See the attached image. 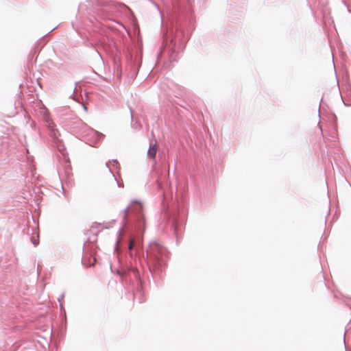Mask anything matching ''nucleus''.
Instances as JSON below:
<instances>
[{"label": "nucleus", "mask_w": 351, "mask_h": 351, "mask_svg": "<svg viewBox=\"0 0 351 351\" xmlns=\"http://www.w3.org/2000/svg\"><path fill=\"white\" fill-rule=\"evenodd\" d=\"M165 252V249L158 243L150 244L147 251V257L152 261H159L160 255Z\"/></svg>", "instance_id": "f257e3e1"}, {"label": "nucleus", "mask_w": 351, "mask_h": 351, "mask_svg": "<svg viewBox=\"0 0 351 351\" xmlns=\"http://www.w3.org/2000/svg\"><path fill=\"white\" fill-rule=\"evenodd\" d=\"M158 149V145L156 142H155L153 145H150L148 151H147V156L151 159H154Z\"/></svg>", "instance_id": "f03ea898"}, {"label": "nucleus", "mask_w": 351, "mask_h": 351, "mask_svg": "<svg viewBox=\"0 0 351 351\" xmlns=\"http://www.w3.org/2000/svg\"><path fill=\"white\" fill-rule=\"evenodd\" d=\"M130 213V208L128 207L124 210L123 219L124 220L127 219V217Z\"/></svg>", "instance_id": "7ed1b4c3"}, {"label": "nucleus", "mask_w": 351, "mask_h": 351, "mask_svg": "<svg viewBox=\"0 0 351 351\" xmlns=\"http://www.w3.org/2000/svg\"><path fill=\"white\" fill-rule=\"evenodd\" d=\"M32 242L33 243V244L36 246L38 244V236L37 235V238H32Z\"/></svg>", "instance_id": "20e7f679"}, {"label": "nucleus", "mask_w": 351, "mask_h": 351, "mask_svg": "<svg viewBox=\"0 0 351 351\" xmlns=\"http://www.w3.org/2000/svg\"><path fill=\"white\" fill-rule=\"evenodd\" d=\"M134 243V239H131L130 241L129 246H128V248L130 250H132Z\"/></svg>", "instance_id": "39448f33"}, {"label": "nucleus", "mask_w": 351, "mask_h": 351, "mask_svg": "<svg viewBox=\"0 0 351 351\" xmlns=\"http://www.w3.org/2000/svg\"><path fill=\"white\" fill-rule=\"evenodd\" d=\"M141 221H142L143 224L145 225V218H144L143 215H142V216H141Z\"/></svg>", "instance_id": "423d86ee"}, {"label": "nucleus", "mask_w": 351, "mask_h": 351, "mask_svg": "<svg viewBox=\"0 0 351 351\" xmlns=\"http://www.w3.org/2000/svg\"><path fill=\"white\" fill-rule=\"evenodd\" d=\"M138 206L139 210H142V205L141 204H139Z\"/></svg>", "instance_id": "0eeeda50"}, {"label": "nucleus", "mask_w": 351, "mask_h": 351, "mask_svg": "<svg viewBox=\"0 0 351 351\" xmlns=\"http://www.w3.org/2000/svg\"><path fill=\"white\" fill-rule=\"evenodd\" d=\"M84 108L85 111H87V108L85 106H84Z\"/></svg>", "instance_id": "6e6552de"}]
</instances>
